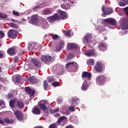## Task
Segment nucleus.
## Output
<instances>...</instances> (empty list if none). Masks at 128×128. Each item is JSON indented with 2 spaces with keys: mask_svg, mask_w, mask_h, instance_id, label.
I'll use <instances>...</instances> for the list:
<instances>
[{
  "mask_svg": "<svg viewBox=\"0 0 128 128\" xmlns=\"http://www.w3.org/2000/svg\"><path fill=\"white\" fill-rule=\"evenodd\" d=\"M10 108H12V110H14V106L16 104L17 108H24V104L20 101H18V100L16 99L11 100L10 101Z\"/></svg>",
  "mask_w": 128,
  "mask_h": 128,
  "instance_id": "obj_1",
  "label": "nucleus"
},
{
  "mask_svg": "<svg viewBox=\"0 0 128 128\" xmlns=\"http://www.w3.org/2000/svg\"><path fill=\"white\" fill-rule=\"evenodd\" d=\"M106 26L109 28H116V21L113 18H108L104 20Z\"/></svg>",
  "mask_w": 128,
  "mask_h": 128,
  "instance_id": "obj_2",
  "label": "nucleus"
},
{
  "mask_svg": "<svg viewBox=\"0 0 128 128\" xmlns=\"http://www.w3.org/2000/svg\"><path fill=\"white\" fill-rule=\"evenodd\" d=\"M70 100H71L72 104L68 108L70 112H74L76 110V106L78 104L80 99L76 98H72L70 99Z\"/></svg>",
  "mask_w": 128,
  "mask_h": 128,
  "instance_id": "obj_3",
  "label": "nucleus"
},
{
  "mask_svg": "<svg viewBox=\"0 0 128 128\" xmlns=\"http://www.w3.org/2000/svg\"><path fill=\"white\" fill-rule=\"evenodd\" d=\"M120 26L122 30H128V18H122L120 21Z\"/></svg>",
  "mask_w": 128,
  "mask_h": 128,
  "instance_id": "obj_4",
  "label": "nucleus"
},
{
  "mask_svg": "<svg viewBox=\"0 0 128 128\" xmlns=\"http://www.w3.org/2000/svg\"><path fill=\"white\" fill-rule=\"evenodd\" d=\"M39 106L42 110H48V108L50 106V103L46 101H42V102L39 104Z\"/></svg>",
  "mask_w": 128,
  "mask_h": 128,
  "instance_id": "obj_5",
  "label": "nucleus"
},
{
  "mask_svg": "<svg viewBox=\"0 0 128 128\" xmlns=\"http://www.w3.org/2000/svg\"><path fill=\"white\" fill-rule=\"evenodd\" d=\"M96 82L98 86H102V84L106 82V78H104V76H97Z\"/></svg>",
  "mask_w": 128,
  "mask_h": 128,
  "instance_id": "obj_6",
  "label": "nucleus"
},
{
  "mask_svg": "<svg viewBox=\"0 0 128 128\" xmlns=\"http://www.w3.org/2000/svg\"><path fill=\"white\" fill-rule=\"evenodd\" d=\"M60 18V15L58 14H55L54 15L48 17L47 20L50 24H54V20H58Z\"/></svg>",
  "mask_w": 128,
  "mask_h": 128,
  "instance_id": "obj_7",
  "label": "nucleus"
},
{
  "mask_svg": "<svg viewBox=\"0 0 128 128\" xmlns=\"http://www.w3.org/2000/svg\"><path fill=\"white\" fill-rule=\"evenodd\" d=\"M102 10L104 14H112L113 11L112 8L106 7V6H102Z\"/></svg>",
  "mask_w": 128,
  "mask_h": 128,
  "instance_id": "obj_8",
  "label": "nucleus"
},
{
  "mask_svg": "<svg viewBox=\"0 0 128 128\" xmlns=\"http://www.w3.org/2000/svg\"><path fill=\"white\" fill-rule=\"evenodd\" d=\"M8 38H16V36H18V32L12 29L8 30Z\"/></svg>",
  "mask_w": 128,
  "mask_h": 128,
  "instance_id": "obj_9",
  "label": "nucleus"
},
{
  "mask_svg": "<svg viewBox=\"0 0 128 128\" xmlns=\"http://www.w3.org/2000/svg\"><path fill=\"white\" fill-rule=\"evenodd\" d=\"M66 122H68V118L64 116H62L58 118V122L56 123L57 124H58L62 126L64 124H66Z\"/></svg>",
  "mask_w": 128,
  "mask_h": 128,
  "instance_id": "obj_10",
  "label": "nucleus"
},
{
  "mask_svg": "<svg viewBox=\"0 0 128 128\" xmlns=\"http://www.w3.org/2000/svg\"><path fill=\"white\" fill-rule=\"evenodd\" d=\"M14 114L16 116L18 120H19L20 122L22 120V119L24 118V116H22V112L18 110L14 111Z\"/></svg>",
  "mask_w": 128,
  "mask_h": 128,
  "instance_id": "obj_11",
  "label": "nucleus"
},
{
  "mask_svg": "<svg viewBox=\"0 0 128 128\" xmlns=\"http://www.w3.org/2000/svg\"><path fill=\"white\" fill-rule=\"evenodd\" d=\"M82 78L84 80H90L92 78V74L88 72H84L82 74Z\"/></svg>",
  "mask_w": 128,
  "mask_h": 128,
  "instance_id": "obj_12",
  "label": "nucleus"
},
{
  "mask_svg": "<svg viewBox=\"0 0 128 128\" xmlns=\"http://www.w3.org/2000/svg\"><path fill=\"white\" fill-rule=\"evenodd\" d=\"M102 68H104V64H102V63L100 61H98L95 66V70L96 72H102Z\"/></svg>",
  "mask_w": 128,
  "mask_h": 128,
  "instance_id": "obj_13",
  "label": "nucleus"
},
{
  "mask_svg": "<svg viewBox=\"0 0 128 128\" xmlns=\"http://www.w3.org/2000/svg\"><path fill=\"white\" fill-rule=\"evenodd\" d=\"M84 54L86 56H92L96 54V52L94 50H87L85 51Z\"/></svg>",
  "mask_w": 128,
  "mask_h": 128,
  "instance_id": "obj_14",
  "label": "nucleus"
},
{
  "mask_svg": "<svg viewBox=\"0 0 128 128\" xmlns=\"http://www.w3.org/2000/svg\"><path fill=\"white\" fill-rule=\"evenodd\" d=\"M64 46V42L62 40H60L59 42V44L58 46H56L55 52H60Z\"/></svg>",
  "mask_w": 128,
  "mask_h": 128,
  "instance_id": "obj_15",
  "label": "nucleus"
},
{
  "mask_svg": "<svg viewBox=\"0 0 128 128\" xmlns=\"http://www.w3.org/2000/svg\"><path fill=\"white\" fill-rule=\"evenodd\" d=\"M30 22L32 24H38V15L32 16Z\"/></svg>",
  "mask_w": 128,
  "mask_h": 128,
  "instance_id": "obj_16",
  "label": "nucleus"
},
{
  "mask_svg": "<svg viewBox=\"0 0 128 128\" xmlns=\"http://www.w3.org/2000/svg\"><path fill=\"white\" fill-rule=\"evenodd\" d=\"M90 36H92L91 34H86V35L84 38L82 42L84 44H92V42L90 41Z\"/></svg>",
  "mask_w": 128,
  "mask_h": 128,
  "instance_id": "obj_17",
  "label": "nucleus"
},
{
  "mask_svg": "<svg viewBox=\"0 0 128 128\" xmlns=\"http://www.w3.org/2000/svg\"><path fill=\"white\" fill-rule=\"evenodd\" d=\"M40 26H41L42 28H44V30H46V28H48L50 27V24H48V23L46 20H44L42 22L40 23Z\"/></svg>",
  "mask_w": 128,
  "mask_h": 128,
  "instance_id": "obj_18",
  "label": "nucleus"
},
{
  "mask_svg": "<svg viewBox=\"0 0 128 128\" xmlns=\"http://www.w3.org/2000/svg\"><path fill=\"white\" fill-rule=\"evenodd\" d=\"M58 14H60V18H61L62 20L66 18H68V14H66V12H64L60 10H58Z\"/></svg>",
  "mask_w": 128,
  "mask_h": 128,
  "instance_id": "obj_19",
  "label": "nucleus"
},
{
  "mask_svg": "<svg viewBox=\"0 0 128 128\" xmlns=\"http://www.w3.org/2000/svg\"><path fill=\"white\" fill-rule=\"evenodd\" d=\"M54 10L52 8H46L43 10V14L46 15L52 14H54Z\"/></svg>",
  "mask_w": 128,
  "mask_h": 128,
  "instance_id": "obj_20",
  "label": "nucleus"
},
{
  "mask_svg": "<svg viewBox=\"0 0 128 128\" xmlns=\"http://www.w3.org/2000/svg\"><path fill=\"white\" fill-rule=\"evenodd\" d=\"M41 60L42 62H48L52 60V56H41Z\"/></svg>",
  "mask_w": 128,
  "mask_h": 128,
  "instance_id": "obj_21",
  "label": "nucleus"
},
{
  "mask_svg": "<svg viewBox=\"0 0 128 128\" xmlns=\"http://www.w3.org/2000/svg\"><path fill=\"white\" fill-rule=\"evenodd\" d=\"M31 62L37 68H40V62L38 60V59L32 58L31 59Z\"/></svg>",
  "mask_w": 128,
  "mask_h": 128,
  "instance_id": "obj_22",
  "label": "nucleus"
},
{
  "mask_svg": "<svg viewBox=\"0 0 128 128\" xmlns=\"http://www.w3.org/2000/svg\"><path fill=\"white\" fill-rule=\"evenodd\" d=\"M61 8L64 10H70V6L68 4V1L66 2L64 4L61 5Z\"/></svg>",
  "mask_w": 128,
  "mask_h": 128,
  "instance_id": "obj_23",
  "label": "nucleus"
},
{
  "mask_svg": "<svg viewBox=\"0 0 128 128\" xmlns=\"http://www.w3.org/2000/svg\"><path fill=\"white\" fill-rule=\"evenodd\" d=\"M25 92L28 94H32V96L34 94L36 90H32V89L30 87L25 88Z\"/></svg>",
  "mask_w": 128,
  "mask_h": 128,
  "instance_id": "obj_24",
  "label": "nucleus"
},
{
  "mask_svg": "<svg viewBox=\"0 0 128 128\" xmlns=\"http://www.w3.org/2000/svg\"><path fill=\"white\" fill-rule=\"evenodd\" d=\"M8 52L10 56H13L16 54V48L12 47L8 50Z\"/></svg>",
  "mask_w": 128,
  "mask_h": 128,
  "instance_id": "obj_25",
  "label": "nucleus"
},
{
  "mask_svg": "<svg viewBox=\"0 0 128 128\" xmlns=\"http://www.w3.org/2000/svg\"><path fill=\"white\" fill-rule=\"evenodd\" d=\"M78 64L76 62H70L68 63H67L66 66V68H68V66H76V68H78Z\"/></svg>",
  "mask_w": 128,
  "mask_h": 128,
  "instance_id": "obj_26",
  "label": "nucleus"
},
{
  "mask_svg": "<svg viewBox=\"0 0 128 128\" xmlns=\"http://www.w3.org/2000/svg\"><path fill=\"white\" fill-rule=\"evenodd\" d=\"M68 50H76L78 48V46L72 43H70L67 46Z\"/></svg>",
  "mask_w": 128,
  "mask_h": 128,
  "instance_id": "obj_27",
  "label": "nucleus"
},
{
  "mask_svg": "<svg viewBox=\"0 0 128 128\" xmlns=\"http://www.w3.org/2000/svg\"><path fill=\"white\" fill-rule=\"evenodd\" d=\"M88 81L85 80L82 84V86L81 88V90H84V92L88 90Z\"/></svg>",
  "mask_w": 128,
  "mask_h": 128,
  "instance_id": "obj_28",
  "label": "nucleus"
},
{
  "mask_svg": "<svg viewBox=\"0 0 128 128\" xmlns=\"http://www.w3.org/2000/svg\"><path fill=\"white\" fill-rule=\"evenodd\" d=\"M61 112H63L64 114H66V116H68L69 114H70V112L68 111V109H66V107L63 106L61 108Z\"/></svg>",
  "mask_w": 128,
  "mask_h": 128,
  "instance_id": "obj_29",
  "label": "nucleus"
},
{
  "mask_svg": "<svg viewBox=\"0 0 128 128\" xmlns=\"http://www.w3.org/2000/svg\"><path fill=\"white\" fill-rule=\"evenodd\" d=\"M32 112L34 114H40V110L38 108H33Z\"/></svg>",
  "mask_w": 128,
  "mask_h": 128,
  "instance_id": "obj_30",
  "label": "nucleus"
},
{
  "mask_svg": "<svg viewBox=\"0 0 128 128\" xmlns=\"http://www.w3.org/2000/svg\"><path fill=\"white\" fill-rule=\"evenodd\" d=\"M128 4V0H120L119 2V5L120 6H124L126 4Z\"/></svg>",
  "mask_w": 128,
  "mask_h": 128,
  "instance_id": "obj_31",
  "label": "nucleus"
},
{
  "mask_svg": "<svg viewBox=\"0 0 128 128\" xmlns=\"http://www.w3.org/2000/svg\"><path fill=\"white\" fill-rule=\"evenodd\" d=\"M100 50H104L106 48V44L104 43H102L99 46Z\"/></svg>",
  "mask_w": 128,
  "mask_h": 128,
  "instance_id": "obj_32",
  "label": "nucleus"
},
{
  "mask_svg": "<svg viewBox=\"0 0 128 128\" xmlns=\"http://www.w3.org/2000/svg\"><path fill=\"white\" fill-rule=\"evenodd\" d=\"M30 82L32 84H37L38 82V79L34 77H31L30 79Z\"/></svg>",
  "mask_w": 128,
  "mask_h": 128,
  "instance_id": "obj_33",
  "label": "nucleus"
},
{
  "mask_svg": "<svg viewBox=\"0 0 128 128\" xmlns=\"http://www.w3.org/2000/svg\"><path fill=\"white\" fill-rule=\"evenodd\" d=\"M94 59H89L87 60V64L89 66H94Z\"/></svg>",
  "mask_w": 128,
  "mask_h": 128,
  "instance_id": "obj_34",
  "label": "nucleus"
},
{
  "mask_svg": "<svg viewBox=\"0 0 128 128\" xmlns=\"http://www.w3.org/2000/svg\"><path fill=\"white\" fill-rule=\"evenodd\" d=\"M4 122H6V124H12V122H14V120L8 118H6L4 119Z\"/></svg>",
  "mask_w": 128,
  "mask_h": 128,
  "instance_id": "obj_35",
  "label": "nucleus"
},
{
  "mask_svg": "<svg viewBox=\"0 0 128 128\" xmlns=\"http://www.w3.org/2000/svg\"><path fill=\"white\" fill-rule=\"evenodd\" d=\"M6 106V104L4 103V101L2 100H0V110L2 108H4Z\"/></svg>",
  "mask_w": 128,
  "mask_h": 128,
  "instance_id": "obj_36",
  "label": "nucleus"
},
{
  "mask_svg": "<svg viewBox=\"0 0 128 128\" xmlns=\"http://www.w3.org/2000/svg\"><path fill=\"white\" fill-rule=\"evenodd\" d=\"M44 88L45 90H48V82H46V80H44Z\"/></svg>",
  "mask_w": 128,
  "mask_h": 128,
  "instance_id": "obj_37",
  "label": "nucleus"
},
{
  "mask_svg": "<svg viewBox=\"0 0 128 128\" xmlns=\"http://www.w3.org/2000/svg\"><path fill=\"white\" fill-rule=\"evenodd\" d=\"M48 128H58V124L56 122L54 124H51Z\"/></svg>",
  "mask_w": 128,
  "mask_h": 128,
  "instance_id": "obj_38",
  "label": "nucleus"
},
{
  "mask_svg": "<svg viewBox=\"0 0 128 128\" xmlns=\"http://www.w3.org/2000/svg\"><path fill=\"white\" fill-rule=\"evenodd\" d=\"M10 26L11 28H18V26H16V24L12 22L10 23Z\"/></svg>",
  "mask_w": 128,
  "mask_h": 128,
  "instance_id": "obj_39",
  "label": "nucleus"
},
{
  "mask_svg": "<svg viewBox=\"0 0 128 128\" xmlns=\"http://www.w3.org/2000/svg\"><path fill=\"white\" fill-rule=\"evenodd\" d=\"M11 22H15V24H22V22L20 21H18L17 20H16L14 19H11Z\"/></svg>",
  "mask_w": 128,
  "mask_h": 128,
  "instance_id": "obj_40",
  "label": "nucleus"
},
{
  "mask_svg": "<svg viewBox=\"0 0 128 128\" xmlns=\"http://www.w3.org/2000/svg\"><path fill=\"white\" fill-rule=\"evenodd\" d=\"M64 34L67 36H70V30L64 31Z\"/></svg>",
  "mask_w": 128,
  "mask_h": 128,
  "instance_id": "obj_41",
  "label": "nucleus"
},
{
  "mask_svg": "<svg viewBox=\"0 0 128 128\" xmlns=\"http://www.w3.org/2000/svg\"><path fill=\"white\" fill-rule=\"evenodd\" d=\"M96 30L100 32H104V30L102 29V26H98V27H97Z\"/></svg>",
  "mask_w": 128,
  "mask_h": 128,
  "instance_id": "obj_42",
  "label": "nucleus"
},
{
  "mask_svg": "<svg viewBox=\"0 0 128 128\" xmlns=\"http://www.w3.org/2000/svg\"><path fill=\"white\" fill-rule=\"evenodd\" d=\"M58 112V108L56 109H54L53 110H50L51 114H56V112Z\"/></svg>",
  "mask_w": 128,
  "mask_h": 128,
  "instance_id": "obj_43",
  "label": "nucleus"
},
{
  "mask_svg": "<svg viewBox=\"0 0 128 128\" xmlns=\"http://www.w3.org/2000/svg\"><path fill=\"white\" fill-rule=\"evenodd\" d=\"M6 16H7L6 14H4L2 13L0 14V18H6Z\"/></svg>",
  "mask_w": 128,
  "mask_h": 128,
  "instance_id": "obj_44",
  "label": "nucleus"
},
{
  "mask_svg": "<svg viewBox=\"0 0 128 128\" xmlns=\"http://www.w3.org/2000/svg\"><path fill=\"white\" fill-rule=\"evenodd\" d=\"M58 84H60V82H54L52 84V86H58Z\"/></svg>",
  "mask_w": 128,
  "mask_h": 128,
  "instance_id": "obj_45",
  "label": "nucleus"
},
{
  "mask_svg": "<svg viewBox=\"0 0 128 128\" xmlns=\"http://www.w3.org/2000/svg\"><path fill=\"white\" fill-rule=\"evenodd\" d=\"M12 14H14V16H20V13H18V12H16L14 10L12 11Z\"/></svg>",
  "mask_w": 128,
  "mask_h": 128,
  "instance_id": "obj_46",
  "label": "nucleus"
},
{
  "mask_svg": "<svg viewBox=\"0 0 128 128\" xmlns=\"http://www.w3.org/2000/svg\"><path fill=\"white\" fill-rule=\"evenodd\" d=\"M4 36V33L2 31H0V38H2Z\"/></svg>",
  "mask_w": 128,
  "mask_h": 128,
  "instance_id": "obj_47",
  "label": "nucleus"
},
{
  "mask_svg": "<svg viewBox=\"0 0 128 128\" xmlns=\"http://www.w3.org/2000/svg\"><path fill=\"white\" fill-rule=\"evenodd\" d=\"M52 40H58V34H54L52 36Z\"/></svg>",
  "mask_w": 128,
  "mask_h": 128,
  "instance_id": "obj_48",
  "label": "nucleus"
},
{
  "mask_svg": "<svg viewBox=\"0 0 128 128\" xmlns=\"http://www.w3.org/2000/svg\"><path fill=\"white\" fill-rule=\"evenodd\" d=\"M16 80L17 82H20V76L18 75L16 76Z\"/></svg>",
  "mask_w": 128,
  "mask_h": 128,
  "instance_id": "obj_49",
  "label": "nucleus"
},
{
  "mask_svg": "<svg viewBox=\"0 0 128 128\" xmlns=\"http://www.w3.org/2000/svg\"><path fill=\"white\" fill-rule=\"evenodd\" d=\"M125 14H128V7L125 8H123Z\"/></svg>",
  "mask_w": 128,
  "mask_h": 128,
  "instance_id": "obj_50",
  "label": "nucleus"
},
{
  "mask_svg": "<svg viewBox=\"0 0 128 128\" xmlns=\"http://www.w3.org/2000/svg\"><path fill=\"white\" fill-rule=\"evenodd\" d=\"M54 80V78L52 77H49L48 78V82H52Z\"/></svg>",
  "mask_w": 128,
  "mask_h": 128,
  "instance_id": "obj_51",
  "label": "nucleus"
},
{
  "mask_svg": "<svg viewBox=\"0 0 128 128\" xmlns=\"http://www.w3.org/2000/svg\"><path fill=\"white\" fill-rule=\"evenodd\" d=\"M14 62H18V57H14Z\"/></svg>",
  "mask_w": 128,
  "mask_h": 128,
  "instance_id": "obj_52",
  "label": "nucleus"
},
{
  "mask_svg": "<svg viewBox=\"0 0 128 128\" xmlns=\"http://www.w3.org/2000/svg\"><path fill=\"white\" fill-rule=\"evenodd\" d=\"M58 102V104H60V102H62V98H58L57 99Z\"/></svg>",
  "mask_w": 128,
  "mask_h": 128,
  "instance_id": "obj_53",
  "label": "nucleus"
},
{
  "mask_svg": "<svg viewBox=\"0 0 128 128\" xmlns=\"http://www.w3.org/2000/svg\"><path fill=\"white\" fill-rule=\"evenodd\" d=\"M4 56V52L0 51V58H2Z\"/></svg>",
  "mask_w": 128,
  "mask_h": 128,
  "instance_id": "obj_54",
  "label": "nucleus"
},
{
  "mask_svg": "<svg viewBox=\"0 0 128 128\" xmlns=\"http://www.w3.org/2000/svg\"><path fill=\"white\" fill-rule=\"evenodd\" d=\"M0 124H4V121L2 120V119L0 118Z\"/></svg>",
  "mask_w": 128,
  "mask_h": 128,
  "instance_id": "obj_55",
  "label": "nucleus"
},
{
  "mask_svg": "<svg viewBox=\"0 0 128 128\" xmlns=\"http://www.w3.org/2000/svg\"><path fill=\"white\" fill-rule=\"evenodd\" d=\"M66 128H74V126L72 125H69L67 126Z\"/></svg>",
  "mask_w": 128,
  "mask_h": 128,
  "instance_id": "obj_56",
  "label": "nucleus"
},
{
  "mask_svg": "<svg viewBox=\"0 0 128 128\" xmlns=\"http://www.w3.org/2000/svg\"><path fill=\"white\" fill-rule=\"evenodd\" d=\"M3 84H8V80H4V81H2Z\"/></svg>",
  "mask_w": 128,
  "mask_h": 128,
  "instance_id": "obj_57",
  "label": "nucleus"
},
{
  "mask_svg": "<svg viewBox=\"0 0 128 128\" xmlns=\"http://www.w3.org/2000/svg\"><path fill=\"white\" fill-rule=\"evenodd\" d=\"M8 96H9V98H12V94H8Z\"/></svg>",
  "mask_w": 128,
  "mask_h": 128,
  "instance_id": "obj_58",
  "label": "nucleus"
},
{
  "mask_svg": "<svg viewBox=\"0 0 128 128\" xmlns=\"http://www.w3.org/2000/svg\"><path fill=\"white\" fill-rule=\"evenodd\" d=\"M40 8L39 6H36L34 8Z\"/></svg>",
  "mask_w": 128,
  "mask_h": 128,
  "instance_id": "obj_59",
  "label": "nucleus"
},
{
  "mask_svg": "<svg viewBox=\"0 0 128 128\" xmlns=\"http://www.w3.org/2000/svg\"><path fill=\"white\" fill-rule=\"evenodd\" d=\"M128 34L127 32H124V34Z\"/></svg>",
  "mask_w": 128,
  "mask_h": 128,
  "instance_id": "obj_60",
  "label": "nucleus"
},
{
  "mask_svg": "<svg viewBox=\"0 0 128 128\" xmlns=\"http://www.w3.org/2000/svg\"><path fill=\"white\" fill-rule=\"evenodd\" d=\"M56 116H60V114H56Z\"/></svg>",
  "mask_w": 128,
  "mask_h": 128,
  "instance_id": "obj_61",
  "label": "nucleus"
},
{
  "mask_svg": "<svg viewBox=\"0 0 128 128\" xmlns=\"http://www.w3.org/2000/svg\"><path fill=\"white\" fill-rule=\"evenodd\" d=\"M29 48V50H32V48H30V46H28Z\"/></svg>",
  "mask_w": 128,
  "mask_h": 128,
  "instance_id": "obj_62",
  "label": "nucleus"
},
{
  "mask_svg": "<svg viewBox=\"0 0 128 128\" xmlns=\"http://www.w3.org/2000/svg\"><path fill=\"white\" fill-rule=\"evenodd\" d=\"M24 66H26V65H25Z\"/></svg>",
  "mask_w": 128,
  "mask_h": 128,
  "instance_id": "obj_63",
  "label": "nucleus"
},
{
  "mask_svg": "<svg viewBox=\"0 0 128 128\" xmlns=\"http://www.w3.org/2000/svg\"><path fill=\"white\" fill-rule=\"evenodd\" d=\"M102 16H104V14H102Z\"/></svg>",
  "mask_w": 128,
  "mask_h": 128,
  "instance_id": "obj_64",
  "label": "nucleus"
}]
</instances>
